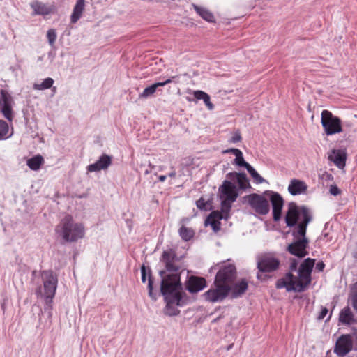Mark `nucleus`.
<instances>
[{
  "instance_id": "obj_9",
  "label": "nucleus",
  "mask_w": 357,
  "mask_h": 357,
  "mask_svg": "<svg viewBox=\"0 0 357 357\" xmlns=\"http://www.w3.org/2000/svg\"><path fill=\"white\" fill-rule=\"evenodd\" d=\"M214 288L208 289L204 293L206 300L211 303L220 302L225 300L229 294L231 285L220 284L214 281Z\"/></svg>"
},
{
  "instance_id": "obj_30",
  "label": "nucleus",
  "mask_w": 357,
  "mask_h": 357,
  "mask_svg": "<svg viewBox=\"0 0 357 357\" xmlns=\"http://www.w3.org/2000/svg\"><path fill=\"white\" fill-rule=\"evenodd\" d=\"M159 87L158 82L153 84L152 85L144 89L143 92L139 94L140 98H147L152 96L156 91L157 88Z\"/></svg>"
},
{
  "instance_id": "obj_32",
  "label": "nucleus",
  "mask_w": 357,
  "mask_h": 357,
  "mask_svg": "<svg viewBox=\"0 0 357 357\" xmlns=\"http://www.w3.org/2000/svg\"><path fill=\"white\" fill-rule=\"evenodd\" d=\"M233 163L238 167H245V169L247 167H248V165H250V164L244 160L242 151L239 152L236 155V158L234 159Z\"/></svg>"
},
{
  "instance_id": "obj_41",
  "label": "nucleus",
  "mask_w": 357,
  "mask_h": 357,
  "mask_svg": "<svg viewBox=\"0 0 357 357\" xmlns=\"http://www.w3.org/2000/svg\"><path fill=\"white\" fill-rule=\"evenodd\" d=\"M329 192L332 195H334V196L339 195L341 193L340 190L338 188V187L336 185H331Z\"/></svg>"
},
{
  "instance_id": "obj_39",
  "label": "nucleus",
  "mask_w": 357,
  "mask_h": 357,
  "mask_svg": "<svg viewBox=\"0 0 357 357\" xmlns=\"http://www.w3.org/2000/svg\"><path fill=\"white\" fill-rule=\"evenodd\" d=\"M241 139H242V137H241V133H240L239 130H237L234 132V135L231 137L229 142L231 143H237V142H241Z\"/></svg>"
},
{
  "instance_id": "obj_47",
  "label": "nucleus",
  "mask_w": 357,
  "mask_h": 357,
  "mask_svg": "<svg viewBox=\"0 0 357 357\" xmlns=\"http://www.w3.org/2000/svg\"><path fill=\"white\" fill-rule=\"evenodd\" d=\"M352 306L357 312V291L354 294L352 297Z\"/></svg>"
},
{
  "instance_id": "obj_12",
  "label": "nucleus",
  "mask_w": 357,
  "mask_h": 357,
  "mask_svg": "<svg viewBox=\"0 0 357 357\" xmlns=\"http://www.w3.org/2000/svg\"><path fill=\"white\" fill-rule=\"evenodd\" d=\"M176 259V254L174 250L169 249L168 250L163 251L160 260L165 264L166 271L172 273L169 275H180V273H178L180 266L174 263ZM179 276L181 277V275Z\"/></svg>"
},
{
  "instance_id": "obj_52",
  "label": "nucleus",
  "mask_w": 357,
  "mask_h": 357,
  "mask_svg": "<svg viewBox=\"0 0 357 357\" xmlns=\"http://www.w3.org/2000/svg\"><path fill=\"white\" fill-rule=\"evenodd\" d=\"M169 176L172 177V178H174L176 176V172L175 171H173L172 172H170L169 174Z\"/></svg>"
},
{
  "instance_id": "obj_49",
  "label": "nucleus",
  "mask_w": 357,
  "mask_h": 357,
  "mask_svg": "<svg viewBox=\"0 0 357 357\" xmlns=\"http://www.w3.org/2000/svg\"><path fill=\"white\" fill-rule=\"evenodd\" d=\"M179 78H180L179 75H174V76L170 77L172 82H174V83H178L179 82Z\"/></svg>"
},
{
  "instance_id": "obj_38",
  "label": "nucleus",
  "mask_w": 357,
  "mask_h": 357,
  "mask_svg": "<svg viewBox=\"0 0 357 357\" xmlns=\"http://www.w3.org/2000/svg\"><path fill=\"white\" fill-rule=\"evenodd\" d=\"M194 96L196 99L197 100H204V98L207 96V93L204 91H195L194 93Z\"/></svg>"
},
{
  "instance_id": "obj_22",
  "label": "nucleus",
  "mask_w": 357,
  "mask_h": 357,
  "mask_svg": "<svg viewBox=\"0 0 357 357\" xmlns=\"http://www.w3.org/2000/svg\"><path fill=\"white\" fill-rule=\"evenodd\" d=\"M339 321L348 326L356 322V319H354V314L349 306H347L341 310L339 314Z\"/></svg>"
},
{
  "instance_id": "obj_7",
  "label": "nucleus",
  "mask_w": 357,
  "mask_h": 357,
  "mask_svg": "<svg viewBox=\"0 0 357 357\" xmlns=\"http://www.w3.org/2000/svg\"><path fill=\"white\" fill-rule=\"evenodd\" d=\"M321 123L327 135H333L342 132L341 119L334 116L328 110H323L321 114Z\"/></svg>"
},
{
  "instance_id": "obj_20",
  "label": "nucleus",
  "mask_w": 357,
  "mask_h": 357,
  "mask_svg": "<svg viewBox=\"0 0 357 357\" xmlns=\"http://www.w3.org/2000/svg\"><path fill=\"white\" fill-rule=\"evenodd\" d=\"M248 287V282L245 279H241L240 282L231 285V298H237L243 295Z\"/></svg>"
},
{
  "instance_id": "obj_6",
  "label": "nucleus",
  "mask_w": 357,
  "mask_h": 357,
  "mask_svg": "<svg viewBox=\"0 0 357 357\" xmlns=\"http://www.w3.org/2000/svg\"><path fill=\"white\" fill-rule=\"evenodd\" d=\"M55 231L65 242H75L84 236V227L82 224L75 222L69 215L61 220L56 227Z\"/></svg>"
},
{
  "instance_id": "obj_8",
  "label": "nucleus",
  "mask_w": 357,
  "mask_h": 357,
  "mask_svg": "<svg viewBox=\"0 0 357 357\" xmlns=\"http://www.w3.org/2000/svg\"><path fill=\"white\" fill-rule=\"evenodd\" d=\"M280 265V260L269 255L266 254L257 257V268L259 273L257 274L258 280H262V275L259 273H272L278 269Z\"/></svg>"
},
{
  "instance_id": "obj_4",
  "label": "nucleus",
  "mask_w": 357,
  "mask_h": 357,
  "mask_svg": "<svg viewBox=\"0 0 357 357\" xmlns=\"http://www.w3.org/2000/svg\"><path fill=\"white\" fill-rule=\"evenodd\" d=\"M312 220V216L307 206H298L294 202L288 204L284 220L287 227H295L292 232L294 239L307 238V227Z\"/></svg>"
},
{
  "instance_id": "obj_1",
  "label": "nucleus",
  "mask_w": 357,
  "mask_h": 357,
  "mask_svg": "<svg viewBox=\"0 0 357 357\" xmlns=\"http://www.w3.org/2000/svg\"><path fill=\"white\" fill-rule=\"evenodd\" d=\"M267 198L272 206L273 219L275 222H278L282 218L284 206V199L278 192L265 190L261 195L252 193L243 197L255 213L261 215H266L270 211V204Z\"/></svg>"
},
{
  "instance_id": "obj_11",
  "label": "nucleus",
  "mask_w": 357,
  "mask_h": 357,
  "mask_svg": "<svg viewBox=\"0 0 357 357\" xmlns=\"http://www.w3.org/2000/svg\"><path fill=\"white\" fill-rule=\"evenodd\" d=\"M309 240L307 238H301L294 239V241L288 245L287 250L298 258H303L308 255L307 248L308 247Z\"/></svg>"
},
{
  "instance_id": "obj_54",
  "label": "nucleus",
  "mask_w": 357,
  "mask_h": 357,
  "mask_svg": "<svg viewBox=\"0 0 357 357\" xmlns=\"http://www.w3.org/2000/svg\"><path fill=\"white\" fill-rule=\"evenodd\" d=\"M219 319H220V317H218V318L215 319L213 321V323H215V322L218 321V320Z\"/></svg>"
},
{
  "instance_id": "obj_51",
  "label": "nucleus",
  "mask_w": 357,
  "mask_h": 357,
  "mask_svg": "<svg viewBox=\"0 0 357 357\" xmlns=\"http://www.w3.org/2000/svg\"><path fill=\"white\" fill-rule=\"evenodd\" d=\"M165 273H166V271H160V273H160V276L163 277V278H162V279H163V278H166V277L167 276V275L164 276V275L165 274Z\"/></svg>"
},
{
  "instance_id": "obj_27",
  "label": "nucleus",
  "mask_w": 357,
  "mask_h": 357,
  "mask_svg": "<svg viewBox=\"0 0 357 357\" xmlns=\"http://www.w3.org/2000/svg\"><path fill=\"white\" fill-rule=\"evenodd\" d=\"M346 154L341 151H337L333 159L334 164L340 169H342L345 167L346 162Z\"/></svg>"
},
{
  "instance_id": "obj_37",
  "label": "nucleus",
  "mask_w": 357,
  "mask_h": 357,
  "mask_svg": "<svg viewBox=\"0 0 357 357\" xmlns=\"http://www.w3.org/2000/svg\"><path fill=\"white\" fill-rule=\"evenodd\" d=\"M47 37L49 44L52 47L54 46L57 37L55 30L53 29H49L47 32Z\"/></svg>"
},
{
  "instance_id": "obj_17",
  "label": "nucleus",
  "mask_w": 357,
  "mask_h": 357,
  "mask_svg": "<svg viewBox=\"0 0 357 357\" xmlns=\"http://www.w3.org/2000/svg\"><path fill=\"white\" fill-rule=\"evenodd\" d=\"M206 286V280L202 277L192 275L185 282L186 289L192 294L202 291Z\"/></svg>"
},
{
  "instance_id": "obj_45",
  "label": "nucleus",
  "mask_w": 357,
  "mask_h": 357,
  "mask_svg": "<svg viewBox=\"0 0 357 357\" xmlns=\"http://www.w3.org/2000/svg\"><path fill=\"white\" fill-rule=\"evenodd\" d=\"M328 309L326 307H323L321 308V312L319 313V316L317 317L318 319L319 320L323 319L326 317V315L328 314Z\"/></svg>"
},
{
  "instance_id": "obj_53",
  "label": "nucleus",
  "mask_w": 357,
  "mask_h": 357,
  "mask_svg": "<svg viewBox=\"0 0 357 357\" xmlns=\"http://www.w3.org/2000/svg\"><path fill=\"white\" fill-rule=\"evenodd\" d=\"M149 166L151 167V170L155 167V166L152 165L151 163H149Z\"/></svg>"
},
{
  "instance_id": "obj_46",
  "label": "nucleus",
  "mask_w": 357,
  "mask_h": 357,
  "mask_svg": "<svg viewBox=\"0 0 357 357\" xmlns=\"http://www.w3.org/2000/svg\"><path fill=\"white\" fill-rule=\"evenodd\" d=\"M325 268V264L323 261H319L316 264L315 269L319 271H323Z\"/></svg>"
},
{
  "instance_id": "obj_56",
  "label": "nucleus",
  "mask_w": 357,
  "mask_h": 357,
  "mask_svg": "<svg viewBox=\"0 0 357 357\" xmlns=\"http://www.w3.org/2000/svg\"><path fill=\"white\" fill-rule=\"evenodd\" d=\"M355 257L357 258V252L355 255Z\"/></svg>"
},
{
  "instance_id": "obj_28",
  "label": "nucleus",
  "mask_w": 357,
  "mask_h": 357,
  "mask_svg": "<svg viewBox=\"0 0 357 357\" xmlns=\"http://www.w3.org/2000/svg\"><path fill=\"white\" fill-rule=\"evenodd\" d=\"M1 112L4 116V117L11 121L13 120V110L10 104L8 102V100L5 98L3 100V104L2 107Z\"/></svg>"
},
{
  "instance_id": "obj_14",
  "label": "nucleus",
  "mask_w": 357,
  "mask_h": 357,
  "mask_svg": "<svg viewBox=\"0 0 357 357\" xmlns=\"http://www.w3.org/2000/svg\"><path fill=\"white\" fill-rule=\"evenodd\" d=\"M30 6L33 9L32 15H42L45 17L47 15L56 13V8L54 5L39 1L31 3Z\"/></svg>"
},
{
  "instance_id": "obj_18",
  "label": "nucleus",
  "mask_w": 357,
  "mask_h": 357,
  "mask_svg": "<svg viewBox=\"0 0 357 357\" xmlns=\"http://www.w3.org/2000/svg\"><path fill=\"white\" fill-rule=\"evenodd\" d=\"M141 275H142V282L145 283L146 281V277L148 276V289H149V296L153 299L156 300V294L153 293V281L151 275V270L149 266H146L144 264H142L141 266Z\"/></svg>"
},
{
  "instance_id": "obj_35",
  "label": "nucleus",
  "mask_w": 357,
  "mask_h": 357,
  "mask_svg": "<svg viewBox=\"0 0 357 357\" xmlns=\"http://www.w3.org/2000/svg\"><path fill=\"white\" fill-rule=\"evenodd\" d=\"M8 132V125L3 121L0 120V140L5 139L6 135Z\"/></svg>"
},
{
  "instance_id": "obj_16",
  "label": "nucleus",
  "mask_w": 357,
  "mask_h": 357,
  "mask_svg": "<svg viewBox=\"0 0 357 357\" xmlns=\"http://www.w3.org/2000/svg\"><path fill=\"white\" fill-rule=\"evenodd\" d=\"M112 161L111 155L103 153L95 163L88 165L86 169L89 172L105 170L112 165Z\"/></svg>"
},
{
  "instance_id": "obj_13",
  "label": "nucleus",
  "mask_w": 357,
  "mask_h": 357,
  "mask_svg": "<svg viewBox=\"0 0 357 357\" xmlns=\"http://www.w3.org/2000/svg\"><path fill=\"white\" fill-rule=\"evenodd\" d=\"M353 342L350 335H342L336 341L334 352L343 357L352 349Z\"/></svg>"
},
{
  "instance_id": "obj_40",
  "label": "nucleus",
  "mask_w": 357,
  "mask_h": 357,
  "mask_svg": "<svg viewBox=\"0 0 357 357\" xmlns=\"http://www.w3.org/2000/svg\"><path fill=\"white\" fill-rule=\"evenodd\" d=\"M208 110H213L214 109V105L211 102L210 96L208 94L207 96L203 100Z\"/></svg>"
},
{
  "instance_id": "obj_21",
  "label": "nucleus",
  "mask_w": 357,
  "mask_h": 357,
  "mask_svg": "<svg viewBox=\"0 0 357 357\" xmlns=\"http://www.w3.org/2000/svg\"><path fill=\"white\" fill-rule=\"evenodd\" d=\"M227 176L231 179H236L240 189L245 190L251 188L249 180L244 172H229Z\"/></svg>"
},
{
  "instance_id": "obj_33",
  "label": "nucleus",
  "mask_w": 357,
  "mask_h": 357,
  "mask_svg": "<svg viewBox=\"0 0 357 357\" xmlns=\"http://www.w3.org/2000/svg\"><path fill=\"white\" fill-rule=\"evenodd\" d=\"M233 202H230L229 199H223L221 202V211L225 214L229 216V211L231 208V203Z\"/></svg>"
},
{
  "instance_id": "obj_23",
  "label": "nucleus",
  "mask_w": 357,
  "mask_h": 357,
  "mask_svg": "<svg viewBox=\"0 0 357 357\" xmlns=\"http://www.w3.org/2000/svg\"><path fill=\"white\" fill-rule=\"evenodd\" d=\"M192 6L196 13L204 20L208 22H214L215 17L213 14L206 8L199 6L195 3H192Z\"/></svg>"
},
{
  "instance_id": "obj_19",
  "label": "nucleus",
  "mask_w": 357,
  "mask_h": 357,
  "mask_svg": "<svg viewBox=\"0 0 357 357\" xmlns=\"http://www.w3.org/2000/svg\"><path fill=\"white\" fill-rule=\"evenodd\" d=\"M307 188V186L304 181L294 178L290 181L288 191L291 195H297L305 193Z\"/></svg>"
},
{
  "instance_id": "obj_55",
  "label": "nucleus",
  "mask_w": 357,
  "mask_h": 357,
  "mask_svg": "<svg viewBox=\"0 0 357 357\" xmlns=\"http://www.w3.org/2000/svg\"><path fill=\"white\" fill-rule=\"evenodd\" d=\"M231 345H230V346L228 347V349H227L229 350V349H231Z\"/></svg>"
},
{
  "instance_id": "obj_50",
  "label": "nucleus",
  "mask_w": 357,
  "mask_h": 357,
  "mask_svg": "<svg viewBox=\"0 0 357 357\" xmlns=\"http://www.w3.org/2000/svg\"><path fill=\"white\" fill-rule=\"evenodd\" d=\"M166 178H167V176H165V175H160V176L158 177V179H159V181H160L163 182V181H165Z\"/></svg>"
},
{
  "instance_id": "obj_48",
  "label": "nucleus",
  "mask_w": 357,
  "mask_h": 357,
  "mask_svg": "<svg viewBox=\"0 0 357 357\" xmlns=\"http://www.w3.org/2000/svg\"><path fill=\"white\" fill-rule=\"evenodd\" d=\"M169 83H172V80H171L170 77H169L164 82H158V84H159V86H164L166 84H169Z\"/></svg>"
},
{
  "instance_id": "obj_29",
  "label": "nucleus",
  "mask_w": 357,
  "mask_h": 357,
  "mask_svg": "<svg viewBox=\"0 0 357 357\" xmlns=\"http://www.w3.org/2000/svg\"><path fill=\"white\" fill-rule=\"evenodd\" d=\"M54 84V79L51 77L45 79L41 84H34L33 89L36 90H45L50 89Z\"/></svg>"
},
{
  "instance_id": "obj_3",
  "label": "nucleus",
  "mask_w": 357,
  "mask_h": 357,
  "mask_svg": "<svg viewBox=\"0 0 357 357\" xmlns=\"http://www.w3.org/2000/svg\"><path fill=\"white\" fill-rule=\"evenodd\" d=\"M315 259L306 258L300 265L298 277L292 273H287L284 278L278 279L275 284L277 289L285 288L287 291L303 292L311 283V273Z\"/></svg>"
},
{
  "instance_id": "obj_24",
  "label": "nucleus",
  "mask_w": 357,
  "mask_h": 357,
  "mask_svg": "<svg viewBox=\"0 0 357 357\" xmlns=\"http://www.w3.org/2000/svg\"><path fill=\"white\" fill-rule=\"evenodd\" d=\"M84 1L85 0H77L73 13L70 16V22L72 23H76L81 17L84 9Z\"/></svg>"
},
{
  "instance_id": "obj_26",
  "label": "nucleus",
  "mask_w": 357,
  "mask_h": 357,
  "mask_svg": "<svg viewBox=\"0 0 357 357\" xmlns=\"http://www.w3.org/2000/svg\"><path fill=\"white\" fill-rule=\"evenodd\" d=\"M178 233L181 238L184 241H190L195 235V232L192 229L186 227L183 225L178 229Z\"/></svg>"
},
{
  "instance_id": "obj_36",
  "label": "nucleus",
  "mask_w": 357,
  "mask_h": 357,
  "mask_svg": "<svg viewBox=\"0 0 357 357\" xmlns=\"http://www.w3.org/2000/svg\"><path fill=\"white\" fill-rule=\"evenodd\" d=\"M205 225H210L213 229V230L215 232L218 231L220 230V222L218 221V220H213V219H211V220H208V218H207V219L205 221Z\"/></svg>"
},
{
  "instance_id": "obj_15",
  "label": "nucleus",
  "mask_w": 357,
  "mask_h": 357,
  "mask_svg": "<svg viewBox=\"0 0 357 357\" xmlns=\"http://www.w3.org/2000/svg\"><path fill=\"white\" fill-rule=\"evenodd\" d=\"M220 197L235 202L238 196L236 187L231 181L225 180L219 188Z\"/></svg>"
},
{
  "instance_id": "obj_10",
  "label": "nucleus",
  "mask_w": 357,
  "mask_h": 357,
  "mask_svg": "<svg viewBox=\"0 0 357 357\" xmlns=\"http://www.w3.org/2000/svg\"><path fill=\"white\" fill-rule=\"evenodd\" d=\"M237 271L234 264H229L220 267L216 273L215 280L217 283L229 284L231 285L236 279Z\"/></svg>"
},
{
  "instance_id": "obj_5",
  "label": "nucleus",
  "mask_w": 357,
  "mask_h": 357,
  "mask_svg": "<svg viewBox=\"0 0 357 357\" xmlns=\"http://www.w3.org/2000/svg\"><path fill=\"white\" fill-rule=\"evenodd\" d=\"M40 276L43 284V291H42V287H39L36 289V294L38 297L45 298L46 306L44 307V310L45 312H48V314L50 316L52 303L57 288L58 277L57 275L52 270L42 271Z\"/></svg>"
},
{
  "instance_id": "obj_2",
  "label": "nucleus",
  "mask_w": 357,
  "mask_h": 357,
  "mask_svg": "<svg viewBox=\"0 0 357 357\" xmlns=\"http://www.w3.org/2000/svg\"><path fill=\"white\" fill-rule=\"evenodd\" d=\"M160 292L166 303L164 313L167 316H176L180 313L176 306H182L183 286L178 274L167 275L160 282Z\"/></svg>"
},
{
  "instance_id": "obj_44",
  "label": "nucleus",
  "mask_w": 357,
  "mask_h": 357,
  "mask_svg": "<svg viewBox=\"0 0 357 357\" xmlns=\"http://www.w3.org/2000/svg\"><path fill=\"white\" fill-rule=\"evenodd\" d=\"M241 151L238 149L231 148L222 151L223 153H233L235 156Z\"/></svg>"
},
{
  "instance_id": "obj_42",
  "label": "nucleus",
  "mask_w": 357,
  "mask_h": 357,
  "mask_svg": "<svg viewBox=\"0 0 357 357\" xmlns=\"http://www.w3.org/2000/svg\"><path fill=\"white\" fill-rule=\"evenodd\" d=\"M298 261L296 259H291V263L289 265V273H291L293 271H296L297 270Z\"/></svg>"
},
{
  "instance_id": "obj_25",
  "label": "nucleus",
  "mask_w": 357,
  "mask_h": 357,
  "mask_svg": "<svg viewBox=\"0 0 357 357\" xmlns=\"http://www.w3.org/2000/svg\"><path fill=\"white\" fill-rule=\"evenodd\" d=\"M44 162V159L40 155H37L27 160V165L31 170H38Z\"/></svg>"
},
{
  "instance_id": "obj_31",
  "label": "nucleus",
  "mask_w": 357,
  "mask_h": 357,
  "mask_svg": "<svg viewBox=\"0 0 357 357\" xmlns=\"http://www.w3.org/2000/svg\"><path fill=\"white\" fill-rule=\"evenodd\" d=\"M246 169L250 176L255 180L257 183H262L265 181V179L261 177L250 165L247 167Z\"/></svg>"
},
{
  "instance_id": "obj_34",
  "label": "nucleus",
  "mask_w": 357,
  "mask_h": 357,
  "mask_svg": "<svg viewBox=\"0 0 357 357\" xmlns=\"http://www.w3.org/2000/svg\"><path fill=\"white\" fill-rule=\"evenodd\" d=\"M208 218L209 220L211 219H213V220H218V221H220V220H222V219H225V220L228 219V215H225L221 211H212L209 214Z\"/></svg>"
},
{
  "instance_id": "obj_43",
  "label": "nucleus",
  "mask_w": 357,
  "mask_h": 357,
  "mask_svg": "<svg viewBox=\"0 0 357 357\" xmlns=\"http://www.w3.org/2000/svg\"><path fill=\"white\" fill-rule=\"evenodd\" d=\"M197 207L200 210H206V202L203 198H200L196 202Z\"/></svg>"
}]
</instances>
